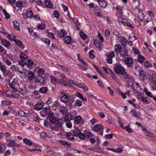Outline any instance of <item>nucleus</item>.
I'll return each mask as SVG.
<instances>
[{
    "mask_svg": "<svg viewBox=\"0 0 156 156\" xmlns=\"http://www.w3.org/2000/svg\"><path fill=\"white\" fill-rule=\"evenodd\" d=\"M48 119L50 122L53 124H55L51 128L52 130L58 131L59 129H61L62 128V123L61 122V119H58L54 115V114L52 112L49 113L48 117L47 118Z\"/></svg>",
    "mask_w": 156,
    "mask_h": 156,
    "instance_id": "nucleus-1",
    "label": "nucleus"
},
{
    "mask_svg": "<svg viewBox=\"0 0 156 156\" xmlns=\"http://www.w3.org/2000/svg\"><path fill=\"white\" fill-rule=\"evenodd\" d=\"M113 68L114 71L117 75H121L126 71L124 67L119 63L115 64Z\"/></svg>",
    "mask_w": 156,
    "mask_h": 156,
    "instance_id": "nucleus-2",
    "label": "nucleus"
},
{
    "mask_svg": "<svg viewBox=\"0 0 156 156\" xmlns=\"http://www.w3.org/2000/svg\"><path fill=\"white\" fill-rule=\"evenodd\" d=\"M124 62L127 67L132 69L133 66V59L131 57H127L125 58L124 60Z\"/></svg>",
    "mask_w": 156,
    "mask_h": 156,
    "instance_id": "nucleus-3",
    "label": "nucleus"
},
{
    "mask_svg": "<svg viewBox=\"0 0 156 156\" xmlns=\"http://www.w3.org/2000/svg\"><path fill=\"white\" fill-rule=\"evenodd\" d=\"M33 63V62L31 59L26 60L25 61H23L22 60H20L19 62V64L20 65L23 66H26L28 68L31 67Z\"/></svg>",
    "mask_w": 156,
    "mask_h": 156,
    "instance_id": "nucleus-4",
    "label": "nucleus"
},
{
    "mask_svg": "<svg viewBox=\"0 0 156 156\" xmlns=\"http://www.w3.org/2000/svg\"><path fill=\"white\" fill-rule=\"evenodd\" d=\"M104 128L102 126L99 124H97L94 126L92 128V130L94 131L98 132H100V133H99L98 134L103 135V130Z\"/></svg>",
    "mask_w": 156,
    "mask_h": 156,
    "instance_id": "nucleus-5",
    "label": "nucleus"
},
{
    "mask_svg": "<svg viewBox=\"0 0 156 156\" xmlns=\"http://www.w3.org/2000/svg\"><path fill=\"white\" fill-rule=\"evenodd\" d=\"M139 76L141 80L143 81L146 80L147 79L146 72L143 70L139 73Z\"/></svg>",
    "mask_w": 156,
    "mask_h": 156,
    "instance_id": "nucleus-6",
    "label": "nucleus"
},
{
    "mask_svg": "<svg viewBox=\"0 0 156 156\" xmlns=\"http://www.w3.org/2000/svg\"><path fill=\"white\" fill-rule=\"evenodd\" d=\"M59 112L63 115H66L68 112V109L65 107H61L59 109Z\"/></svg>",
    "mask_w": 156,
    "mask_h": 156,
    "instance_id": "nucleus-7",
    "label": "nucleus"
},
{
    "mask_svg": "<svg viewBox=\"0 0 156 156\" xmlns=\"http://www.w3.org/2000/svg\"><path fill=\"white\" fill-rule=\"evenodd\" d=\"M1 43L6 48H8L11 45L9 42L5 39H2L1 41Z\"/></svg>",
    "mask_w": 156,
    "mask_h": 156,
    "instance_id": "nucleus-8",
    "label": "nucleus"
},
{
    "mask_svg": "<svg viewBox=\"0 0 156 156\" xmlns=\"http://www.w3.org/2000/svg\"><path fill=\"white\" fill-rule=\"evenodd\" d=\"M99 5L103 8H105L107 5L106 2L104 0H97Z\"/></svg>",
    "mask_w": 156,
    "mask_h": 156,
    "instance_id": "nucleus-9",
    "label": "nucleus"
},
{
    "mask_svg": "<svg viewBox=\"0 0 156 156\" xmlns=\"http://www.w3.org/2000/svg\"><path fill=\"white\" fill-rule=\"evenodd\" d=\"M11 69L12 70L13 72H19L21 74H22L23 73L21 72L19 69V68L15 65H12L11 67Z\"/></svg>",
    "mask_w": 156,
    "mask_h": 156,
    "instance_id": "nucleus-10",
    "label": "nucleus"
},
{
    "mask_svg": "<svg viewBox=\"0 0 156 156\" xmlns=\"http://www.w3.org/2000/svg\"><path fill=\"white\" fill-rule=\"evenodd\" d=\"M108 70L110 71V73L109 74L110 75V76L115 81L117 82L118 81V80L116 76L111 69H108Z\"/></svg>",
    "mask_w": 156,
    "mask_h": 156,
    "instance_id": "nucleus-11",
    "label": "nucleus"
},
{
    "mask_svg": "<svg viewBox=\"0 0 156 156\" xmlns=\"http://www.w3.org/2000/svg\"><path fill=\"white\" fill-rule=\"evenodd\" d=\"M69 98L68 96L66 94H65L62 96L60 99V100L66 104Z\"/></svg>",
    "mask_w": 156,
    "mask_h": 156,
    "instance_id": "nucleus-12",
    "label": "nucleus"
},
{
    "mask_svg": "<svg viewBox=\"0 0 156 156\" xmlns=\"http://www.w3.org/2000/svg\"><path fill=\"white\" fill-rule=\"evenodd\" d=\"M36 81V82H39L40 83L43 85L45 83V79L44 77L40 76H37Z\"/></svg>",
    "mask_w": 156,
    "mask_h": 156,
    "instance_id": "nucleus-13",
    "label": "nucleus"
},
{
    "mask_svg": "<svg viewBox=\"0 0 156 156\" xmlns=\"http://www.w3.org/2000/svg\"><path fill=\"white\" fill-rule=\"evenodd\" d=\"M134 83V82L133 81H126V86L128 87H130L133 90H135L133 87Z\"/></svg>",
    "mask_w": 156,
    "mask_h": 156,
    "instance_id": "nucleus-14",
    "label": "nucleus"
},
{
    "mask_svg": "<svg viewBox=\"0 0 156 156\" xmlns=\"http://www.w3.org/2000/svg\"><path fill=\"white\" fill-rule=\"evenodd\" d=\"M150 80L154 84L156 83V74L153 73L149 78Z\"/></svg>",
    "mask_w": 156,
    "mask_h": 156,
    "instance_id": "nucleus-15",
    "label": "nucleus"
},
{
    "mask_svg": "<svg viewBox=\"0 0 156 156\" xmlns=\"http://www.w3.org/2000/svg\"><path fill=\"white\" fill-rule=\"evenodd\" d=\"M14 42L19 47H20L21 49H23L25 48L24 45L22 44V42L18 39H15Z\"/></svg>",
    "mask_w": 156,
    "mask_h": 156,
    "instance_id": "nucleus-16",
    "label": "nucleus"
},
{
    "mask_svg": "<svg viewBox=\"0 0 156 156\" xmlns=\"http://www.w3.org/2000/svg\"><path fill=\"white\" fill-rule=\"evenodd\" d=\"M120 38V40L121 43L122 44V45L125 47L127 45V41L126 38L125 37L123 36H121Z\"/></svg>",
    "mask_w": 156,
    "mask_h": 156,
    "instance_id": "nucleus-17",
    "label": "nucleus"
},
{
    "mask_svg": "<svg viewBox=\"0 0 156 156\" xmlns=\"http://www.w3.org/2000/svg\"><path fill=\"white\" fill-rule=\"evenodd\" d=\"M3 74L5 77H8L10 79H11L12 77V73L9 70H6Z\"/></svg>",
    "mask_w": 156,
    "mask_h": 156,
    "instance_id": "nucleus-18",
    "label": "nucleus"
},
{
    "mask_svg": "<svg viewBox=\"0 0 156 156\" xmlns=\"http://www.w3.org/2000/svg\"><path fill=\"white\" fill-rule=\"evenodd\" d=\"M128 55V51L126 48L124 49L121 51L120 56L121 57H124Z\"/></svg>",
    "mask_w": 156,
    "mask_h": 156,
    "instance_id": "nucleus-19",
    "label": "nucleus"
},
{
    "mask_svg": "<svg viewBox=\"0 0 156 156\" xmlns=\"http://www.w3.org/2000/svg\"><path fill=\"white\" fill-rule=\"evenodd\" d=\"M115 48L116 52L119 53L121 52L122 48L119 44H118L115 45Z\"/></svg>",
    "mask_w": 156,
    "mask_h": 156,
    "instance_id": "nucleus-20",
    "label": "nucleus"
},
{
    "mask_svg": "<svg viewBox=\"0 0 156 156\" xmlns=\"http://www.w3.org/2000/svg\"><path fill=\"white\" fill-rule=\"evenodd\" d=\"M43 107V105L41 103L36 104L34 106V109L37 110H40Z\"/></svg>",
    "mask_w": 156,
    "mask_h": 156,
    "instance_id": "nucleus-21",
    "label": "nucleus"
},
{
    "mask_svg": "<svg viewBox=\"0 0 156 156\" xmlns=\"http://www.w3.org/2000/svg\"><path fill=\"white\" fill-rule=\"evenodd\" d=\"M138 98L140 99L142 102L144 104L147 105L149 103V101L147 99V98L144 97L142 96H141L140 97H139Z\"/></svg>",
    "mask_w": 156,
    "mask_h": 156,
    "instance_id": "nucleus-22",
    "label": "nucleus"
},
{
    "mask_svg": "<svg viewBox=\"0 0 156 156\" xmlns=\"http://www.w3.org/2000/svg\"><path fill=\"white\" fill-rule=\"evenodd\" d=\"M7 52V51L4 48L0 45V55L3 56L5 55Z\"/></svg>",
    "mask_w": 156,
    "mask_h": 156,
    "instance_id": "nucleus-23",
    "label": "nucleus"
},
{
    "mask_svg": "<svg viewBox=\"0 0 156 156\" xmlns=\"http://www.w3.org/2000/svg\"><path fill=\"white\" fill-rule=\"evenodd\" d=\"M137 59L139 62L142 63L145 61L146 58L143 55L140 54L138 56Z\"/></svg>",
    "mask_w": 156,
    "mask_h": 156,
    "instance_id": "nucleus-24",
    "label": "nucleus"
},
{
    "mask_svg": "<svg viewBox=\"0 0 156 156\" xmlns=\"http://www.w3.org/2000/svg\"><path fill=\"white\" fill-rule=\"evenodd\" d=\"M64 119L66 121H69L73 119V116L70 114L67 113L64 117Z\"/></svg>",
    "mask_w": 156,
    "mask_h": 156,
    "instance_id": "nucleus-25",
    "label": "nucleus"
},
{
    "mask_svg": "<svg viewBox=\"0 0 156 156\" xmlns=\"http://www.w3.org/2000/svg\"><path fill=\"white\" fill-rule=\"evenodd\" d=\"M75 95L76 96L83 100L84 101H87V100L86 98H84L83 95L80 92H77L76 93Z\"/></svg>",
    "mask_w": 156,
    "mask_h": 156,
    "instance_id": "nucleus-26",
    "label": "nucleus"
},
{
    "mask_svg": "<svg viewBox=\"0 0 156 156\" xmlns=\"http://www.w3.org/2000/svg\"><path fill=\"white\" fill-rule=\"evenodd\" d=\"M48 90V88L45 87H42L40 88L39 91L41 93L46 94Z\"/></svg>",
    "mask_w": 156,
    "mask_h": 156,
    "instance_id": "nucleus-27",
    "label": "nucleus"
},
{
    "mask_svg": "<svg viewBox=\"0 0 156 156\" xmlns=\"http://www.w3.org/2000/svg\"><path fill=\"white\" fill-rule=\"evenodd\" d=\"M138 11L139 12L137 13V16L140 20H142L144 18V15L141 10H138Z\"/></svg>",
    "mask_w": 156,
    "mask_h": 156,
    "instance_id": "nucleus-28",
    "label": "nucleus"
},
{
    "mask_svg": "<svg viewBox=\"0 0 156 156\" xmlns=\"http://www.w3.org/2000/svg\"><path fill=\"white\" fill-rule=\"evenodd\" d=\"M59 67L63 71L68 73L69 72H70V70L67 67H65L61 65H59Z\"/></svg>",
    "mask_w": 156,
    "mask_h": 156,
    "instance_id": "nucleus-29",
    "label": "nucleus"
},
{
    "mask_svg": "<svg viewBox=\"0 0 156 156\" xmlns=\"http://www.w3.org/2000/svg\"><path fill=\"white\" fill-rule=\"evenodd\" d=\"M20 58L21 59V60H22L23 61H25L27 60V56L25 53L22 52L20 55Z\"/></svg>",
    "mask_w": 156,
    "mask_h": 156,
    "instance_id": "nucleus-30",
    "label": "nucleus"
},
{
    "mask_svg": "<svg viewBox=\"0 0 156 156\" xmlns=\"http://www.w3.org/2000/svg\"><path fill=\"white\" fill-rule=\"evenodd\" d=\"M23 141L26 144L29 146H31L32 144V141L27 138H24L23 139Z\"/></svg>",
    "mask_w": 156,
    "mask_h": 156,
    "instance_id": "nucleus-31",
    "label": "nucleus"
},
{
    "mask_svg": "<svg viewBox=\"0 0 156 156\" xmlns=\"http://www.w3.org/2000/svg\"><path fill=\"white\" fill-rule=\"evenodd\" d=\"M64 41L67 44H69L71 42V38L69 36H67L64 39Z\"/></svg>",
    "mask_w": 156,
    "mask_h": 156,
    "instance_id": "nucleus-32",
    "label": "nucleus"
},
{
    "mask_svg": "<svg viewBox=\"0 0 156 156\" xmlns=\"http://www.w3.org/2000/svg\"><path fill=\"white\" fill-rule=\"evenodd\" d=\"M82 118L79 115L76 116L74 119V122L75 124H78L81 121Z\"/></svg>",
    "mask_w": 156,
    "mask_h": 156,
    "instance_id": "nucleus-33",
    "label": "nucleus"
},
{
    "mask_svg": "<svg viewBox=\"0 0 156 156\" xmlns=\"http://www.w3.org/2000/svg\"><path fill=\"white\" fill-rule=\"evenodd\" d=\"M66 137L67 138L70 140H72L74 139L73 135L70 132L67 133Z\"/></svg>",
    "mask_w": 156,
    "mask_h": 156,
    "instance_id": "nucleus-34",
    "label": "nucleus"
},
{
    "mask_svg": "<svg viewBox=\"0 0 156 156\" xmlns=\"http://www.w3.org/2000/svg\"><path fill=\"white\" fill-rule=\"evenodd\" d=\"M13 25L14 28L18 30H20V27H19V23L16 21H14L13 22Z\"/></svg>",
    "mask_w": 156,
    "mask_h": 156,
    "instance_id": "nucleus-35",
    "label": "nucleus"
},
{
    "mask_svg": "<svg viewBox=\"0 0 156 156\" xmlns=\"http://www.w3.org/2000/svg\"><path fill=\"white\" fill-rule=\"evenodd\" d=\"M28 78L30 80H33L34 77V73L32 71H30L28 74Z\"/></svg>",
    "mask_w": 156,
    "mask_h": 156,
    "instance_id": "nucleus-36",
    "label": "nucleus"
},
{
    "mask_svg": "<svg viewBox=\"0 0 156 156\" xmlns=\"http://www.w3.org/2000/svg\"><path fill=\"white\" fill-rule=\"evenodd\" d=\"M45 71L44 69L42 68L39 69L38 70L37 74L38 76H41L44 73Z\"/></svg>",
    "mask_w": 156,
    "mask_h": 156,
    "instance_id": "nucleus-37",
    "label": "nucleus"
},
{
    "mask_svg": "<svg viewBox=\"0 0 156 156\" xmlns=\"http://www.w3.org/2000/svg\"><path fill=\"white\" fill-rule=\"evenodd\" d=\"M51 82L52 83L56 84L57 82V79L55 77L53 76H50V77Z\"/></svg>",
    "mask_w": 156,
    "mask_h": 156,
    "instance_id": "nucleus-38",
    "label": "nucleus"
},
{
    "mask_svg": "<svg viewBox=\"0 0 156 156\" xmlns=\"http://www.w3.org/2000/svg\"><path fill=\"white\" fill-rule=\"evenodd\" d=\"M67 34L66 32L64 30H62L59 34H58V36L59 37H65Z\"/></svg>",
    "mask_w": 156,
    "mask_h": 156,
    "instance_id": "nucleus-39",
    "label": "nucleus"
},
{
    "mask_svg": "<svg viewBox=\"0 0 156 156\" xmlns=\"http://www.w3.org/2000/svg\"><path fill=\"white\" fill-rule=\"evenodd\" d=\"M48 119H46L44 122V124L45 126L48 127L51 129V128H52V127L51 126L50 124L48 123Z\"/></svg>",
    "mask_w": 156,
    "mask_h": 156,
    "instance_id": "nucleus-40",
    "label": "nucleus"
},
{
    "mask_svg": "<svg viewBox=\"0 0 156 156\" xmlns=\"http://www.w3.org/2000/svg\"><path fill=\"white\" fill-rule=\"evenodd\" d=\"M74 101L73 99H69V100L67 101L66 103V105L69 107H72V104L73 103Z\"/></svg>",
    "mask_w": 156,
    "mask_h": 156,
    "instance_id": "nucleus-41",
    "label": "nucleus"
},
{
    "mask_svg": "<svg viewBox=\"0 0 156 156\" xmlns=\"http://www.w3.org/2000/svg\"><path fill=\"white\" fill-rule=\"evenodd\" d=\"M18 113L21 116L24 117H27L28 115L27 113L22 110H20L18 112Z\"/></svg>",
    "mask_w": 156,
    "mask_h": 156,
    "instance_id": "nucleus-42",
    "label": "nucleus"
},
{
    "mask_svg": "<svg viewBox=\"0 0 156 156\" xmlns=\"http://www.w3.org/2000/svg\"><path fill=\"white\" fill-rule=\"evenodd\" d=\"M45 4L46 6L48 8H51L52 6V4L49 0H46L45 1Z\"/></svg>",
    "mask_w": 156,
    "mask_h": 156,
    "instance_id": "nucleus-43",
    "label": "nucleus"
},
{
    "mask_svg": "<svg viewBox=\"0 0 156 156\" xmlns=\"http://www.w3.org/2000/svg\"><path fill=\"white\" fill-rule=\"evenodd\" d=\"M124 73L122 74L121 75L123 76H125L124 79L126 80H129L130 79V76H129V74H128L125 71Z\"/></svg>",
    "mask_w": 156,
    "mask_h": 156,
    "instance_id": "nucleus-44",
    "label": "nucleus"
},
{
    "mask_svg": "<svg viewBox=\"0 0 156 156\" xmlns=\"http://www.w3.org/2000/svg\"><path fill=\"white\" fill-rule=\"evenodd\" d=\"M94 11L95 14H99L101 10L99 8V7L98 6H96L94 8Z\"/></svg>",
    "mask_w": 156,
    "mask_h": 156,
    "instance_id": "nucleus-45",
    "label": "nucleus"
},
{
    "mask_svg": "<svg viewBox=\"0 0 156 156\" xmlns=\"http://www.w3.org/2000/svg\"><path fill=\"white\" fill-rule=\"evenodd\" d=\"M73 132L75 136H78L80 132V130L78 129H75L73 131Z\"/></svg>",
    "mask_w": 156,
    "mask_h": 156,
    "instance_id": "nucleus-46",
    "label": "nucleus"
},
{
    "mask_svg": "<svg viewBox=\"0 0 156 156\" xmlns=\"http://www.w3.org/2000/svg\"><path fill=\"white\" fill-rule=\"evenodd\" d=\"M133 51L134 53L137 55H140V51L136 48H133Z\"/></svg>",
    "mask_w": 156,
    "mask_h": 156,
    "instance_id": "nucleus-47",
    "label": "nucleus"
},
{
    "mask_svg": "<svg viewBox=\"0 0 156 156\" xmlns=\"http://www.w3.org/2000/svg\"><path fill=\"white\" fill-rule=\"evenodd\" d=\"M2 11L5 16V19H8L10 18V15L7 13L5 9H3Z\"/></svg>",
    "mask_w": 156,
    "mask_h": 156,
    "instance_id": "nucleus-48",
    "label": "nucleus"
},
{
    "mask_svg": "<svg viewBox=\"0 0 156 156\" xmlns=\"http://www.w3.org/2000/svg\"><path fill=\"white\" fill-rule=\"evenodd\" d=\"M60 143H61L62 144L68 147H69L71 145V144L70 143H68V142L65 141H61Z\"/></svg>",
    "mask_w": 156,
    "mask_h": 156,
    "instance_id": "nucleus-49",
    "label": "nucleus"
},
{
    "mask_svg": "<svg viewBox=\"0 0 156 156\" xmlns=\"http://www.w3.org/2000/svg\"><path fill=\"white\" fill-rule=\"evenodd\" d=\"M144 91L146 94L147 96L151 98H153L154 96L151 95V93L150 91H148L146 88L144 89Z\"/></svg>",
    "mask_w": 156,
    "mask_h": 156,
    "instance_id": "nucleus-50",
    "label": "nucleus"
},
{
    "mask_svg": "<svg viewBox=\"0 0 156 156\" xmlns=\"http://www.w3.org/2000/svg\"><path fill=\"white\" fill-rule=\"evenodd\" d=\"M144 66L146 68H148L152 66L151 64L149 61L146 60L144 63Z\"/></svg>",
    "mask_w": 156,
    "mask_h": 156,
    "instance_id": "nucleus-51",
    "label": "nucleus"
},
{
    "mask_svg": "<svg viewBox=\"0 0 156 156\" xmlns=\"http://www.w3.org/2000/svg\"><path fill=\"white\" fill-rule=\"evenodd\" d=\"M8 38L11 40V41H14L16 39V37L15 36H14L13 35H11L10 34H9L8 35Z\"/></svg>",
    "mask_w": 156,
    "mask_h": 156,
    "instance_id": "nucleus-52",
    "label": "nucleus"
},
{
    "mask_svg": "<svg viewBox=\"0 0 156 156\" xmlns=\"http://www.w3.org/2000/svg\"><path fill=\"white\" fill-rule=\"evenodd\" d=\"M16 6L18 7L22 8L23 6V3L21 2V1H20L17 2H16Z\"/></svg>",
    "mask_w": 156,
    "mask_h": 156,
    "instance_id": "nucleus-53",
    "label": "nucleus"
},
{
    "mask_svg": "<svg viewBox=\"0 0 156 156\" xmlns=\"http://www.w3.org/2000/svg\"><path fill=\"white\" fill-rule=\"evenodd\" d=\"M105 55L107 56L108 57L111 58L115 57V54L113 51H111L108 54H107V55Z\"/></svg>",
    "mask_w": 156,
    "mask_h": 156,
    "instance_id": "nucleus-54",
    "label": "nucleus"
},
{
    "mask_svg": "<svg viewBox=\"0 0 156 156\" xmlns=\"http://www.w3.org/2000/svg\"><path fill=\"white\" fill-rule=\"evenodd\" d=\"M78 137L81 139H83L86 137V136L83 133H80L78 135Z\"/></svg>",
    "mask_w": 156,
    "mask_h": 156,
    "instance_id": "nucleus-55",
    "label": "nucleus"
},
{
    "mask_svg": "<svg viewBox=\"0 0 156 156\" xmlns=\"http://www.w3.org/2000/svg\"><path fill=\"white\" fill-rule=\"evenodd\" d=\"M2 103L3 105L7 106L8 105H11L12 103L10 101L5 100L2 101Z\"/></svg>",
    "mask_w": 156,
    "mask_h": 156,
    "instance_id": "nucleus-56",
    "label": "nucleus"
},
{
    "mask_svg": "<svg viewBox=\"0 0 156 156\" xmlns=\"http://www.w3.org/2000/svg\"><path fill=\"white\" fill-rule=\"evenodd\" d=\"M46 114L49 115L50 110L48 107H46L44 108L43 111Z\"/></svg>",
    "mask_w": 156,
    "mask_h": 156,
    "instance_id": "nucleus-57",
    "label": "nucleus"
},
{
    "mask_svg": "<svg viewBox=\"0 0 156 156\" xmlns=\"http://www.w3.org/2000/svg\"><path fill=\"white\" fill-rule=\"evenodd\" d=\"M33 16V13L31 11H29L27 14V16L28 18H31Z\"/></svg>",
    "mask_w": 156,
    "mask_h": 156,
    "instance_id": "nucleus-58",
    "label": "nucleus"
},
{
    "mask_svg": "<svg viewBox=\"0 0 156 156\" xmlns=\"http://www.w3.org/2000/svg\"><path fill=\"white\" fill-rule=\"evenodd\" d=\"M80 35L81 38L83 39H85L87 37V35L83 32H80Z\"/></svg>",
    "mask_w": 156,
    "mask_h": 156,
    "instance_id": "nucleus-59",
    "label": "nucleus"
},
{
    "mask_svg": "<svg viewBox=\"0 0 156 156\" xmlns=\"http://www.w3.org/2000/svg\"><path fill=\"white\" fill-rule=\"evenodd\" d=\"M100 42L98 40L95 41L94 42V44L95 46L98 48L100 47Z\"/></svg>",
    "mask_w": 156,
    "mask_h": 156,
    "instance_id": "nucleus-60",
    "label": "nucleus"
},
{
    "mask_svg": "<svg viewBox=\"0 0 156 156\" xmlns=\"http://www.w3.org/2000/svg\"><path fill=\"white\" fill-rule=\"evenodd\" d=\"M53 15L54 17L58 18L59 16V13L56 10H55L53 12Z\"/></svg>",
    "mask_w": 156,
    "mask_h": 156,
    "instance_id": "nucleus-61",
    "label": "nucleus"
},
{
    "mask_svg": "<svg viewBox=\"0 0 156 156\" xmlns=\"http://www.w3.org/2000/svg\"><path fill=\"white\" fill-rule=\"evenodd\" d=\"M131 114L132 115L133 117H135L137 118H138V115L137 114V113L135 112L134 110H133L131 111L130 112Z\"/></svg>",
    "mask_w": 156,
    "mask_h": 156,
    "instance_id": "nucleus-62",
    "label": "nucleus"
},
{
    "mask_svg": "<svg viewBox=\"0 0 156 156\" xmlns=\"http://www.w3.org/2000/svg\"><path fill=\"white\" fill-rule=\"evenodd\" d=\"M116 8L118 10V11L120 14H122V7L121 6L119 5L117 6Z\"/></svg>",
    "mask_w": 156,
    "mask_h": 156,
    "instance_id": "nucleus-63",
    "label": "nucleus"
},
{
    "mask_svg": "<svg viewBox=\"0 0 156 156\" xmlns=\"http://www.w3.org/2000/svg\"><path fill=\"white\" fill-rule=\"evenodd\" d=\"M85 135L88 137H93L94 136V134L90 132H86L85 133Z\"/></svg>",
    "mask_w": 156,
    "mask_h": 156,
    "instance_id": "nucleus-64",
    "label": "nucleus"
}]
</instances>
